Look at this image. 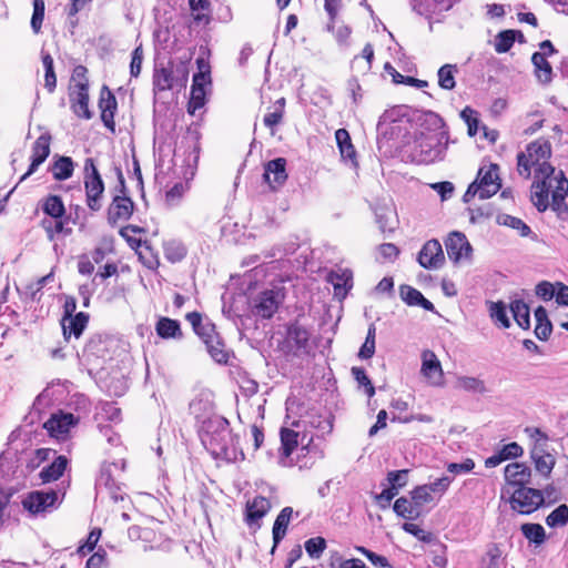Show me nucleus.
<instances>
[{"instance_id": "nucleus-1", "label": "nucleus", "mask_w": 568, "mask_h": 568, "mask_svg": "<svg viewBox=\"0 0 568 568\" xmlns=\"http://www.w3.org/2000/svg\"><path fill=\"white\" fill-rule=\"evenodd\" d=\"M550 158V142L538 139L517 154V171L520 176L529 179L531 169H535L530 196L532 204L539 212H545L550 206L561 217L568 213V179L562 171L555 174V168L549 163Z\"/></svg>"}, {"instance_id": "nucleus-2", "label": "nucleus", "mask_w": 568, "mask_h": 568, "mask_svg": "<svg viewBox=\"0 0 568 568\" xmlns=\"http://www.w3.org/2000/svg\"><path fill=\"white\" fill-rule=\"evenodd\" d=\"M199 435L203 446L214 458L234 459L235 438L232 435L230 423L223 416L213 417L199 426Z\"/></svg>"}, {"instance_id": "nucleus-3", "label": "nucleus", "mask_w": 568, "mask_h": 568, "mask_svg": "<svg viewBox=\"0 0 568 568\" xmlns=\"http://www.w3.org/2000/svg\"><path fill=\"white\" fill-rule=\"evenodd\" d=\"M429 122L434 126L432 132H422L414 142L413 160L417 163H433L444 158L448 145V131L440 116L429 114Z\"/></svg>"}, {"instance_id": "nucleus-4", "label": "nucleus", "mask_w": 568, "mask_h": 568, "mask_svg": "<svg viewBox=\"0 0 568 568\" xmlns=\"http://www.w3.org/2000/svg\"><path fill=\"white\" fill-rule=\"evenodd\" d=\"M501 187L498 165L490 164L485 168H480L477 174V179L468 186L464 194V201L469 202L476 195L479 199H488L496 194Z\"/></svg>"}, {"instance_id": "nucleus-5", "label": "nucleus", "mask_w": 568, "mask_h": 568, "mask_svg": "<svg viewBox=\"0 0 568 568\" xmlns=\"http://www.w3.org/2000/svg\"><path fill=\"white\" fill-rule=\"evenodd\" d=\"M199 72L193 75L187 112L192 115L205 105L206 87L211 84L210 67L203 59H197Z\"/></svg>"}, {"instance_id": "nucleus-6", "label": "nucleus", "mask_w": 568, "mask_h": 568, "mask_svg": "<svg viewBox=\"0 0 568 568\" xmlns=\"http://www.w3.org/2000/svg\"><path fill=\"white\" fill-rule=\"evenodd\" d=\"M311 333L297 322L291 323L286 327L285 338L282 343V351L287 355L300 357L311 351Z\"/></svg>"}, {"instance_id": "nucleus-7", "label": "nucleus", "mask_w": 568, "mask_h": 568, "mask_svg": "<svg viewBox=\"0 0 568 568\" xmlns=\"http://www.w3.org/2000/svg\"><path fill=\"white\" fill-rule=\"evenodd\" d=\"M84 189L89 209L99 211L102 206L101 197L104 192V183L91 158L84 162Z\"/></svg>"}, {"instance_id": "nucleus-8", "label": "nucleus", "mask_w": 568, "mask_h": 568, "mask_svg": "<svg viewBox=\"0 0 568 568\" xmlns=\"http://www.w3.org/2000/svg\"><path fill=\"white\" fill-rule=\"evenodd\" d=\"M187 69L184 64L173 67L155 68L153 74V87L155 91H166L174 87H185L187 82Z\"/></svg>"}, {"instance_id": "nucleus-9", "label": "nucleus", "mask_w": 568, "mask_h": 568, "mask_svg": "<svg viewBox=\"0 0 568 568\" xmlns=\"http://www.w3.org/2000/svg\"><path fill=\"white\" fill-rule=\"evenodd\" d=\"M22 506L33 516L51 513L59 506L58 493L53 489L31 491L23 498Z\"/></svg>"}, {"instance_id": "nucleus-10", "label": "nucleus", "mask_w": 568, "mask_h": 568, "mask_svg": "<svg viewBox=\"0 0 568 568\" xmlns=\"http://www.w3.org/2000/svg\"><path fill=\"white\" fill-rule=\"evenodd\" d=\"M544 501V495L540 490L526 486L517 488L510 498L511 508L520 514H531Z\"/></svg>"}, {"instance_id": "nucleus-11", "label": "nucleus", "mask_w": 568, "mask_h": 568, "mask_svg": "<svg viewBox=\"0 0 568 568\" xmlns=\"http://www.w3.org/2000/svg\"><path fill=\"white\" fill-rule=\"evenodd\" d=\"M445 246L448 258L454 264L470 261L473 247L464 233L452 232L445 240Z\"/></svg>"}, {"instance_id": "nucleus-12", "label": "nucleus", "mask_w": 568, "mask_h": 568, "mask_svg": "<svg viewBox=\"0 0 568 568\" xmlns=\"http://www.w3.org/2000/svg\"><path fill=\"white\" fill-rule=\"evenodd\" d=\"M417 261L424 268H440L445 263V255L439 241L435 239L427 241L419 251Z\"/></svg>"}, {"instance_id": "nucleus-13", "label": "nucleus", "mask_w": 568, "mask_h": 568, "mask_svg": "<svg viewBox=\"0 0 568 568\" xmlns=\"http://www.w3.org/2000/svg\"><path fill=\"white\" fill-rule=\"evenodd\" d=\"M71 109L73 113L85 120H90L93 113L89 109V83L88 80L79 81L70 93Z\"/></svg>"}, {"instance_id": "nucleus-14", "label": "nucleus", "mask_w": 568, "mask_h": 568, "mask_svg": "<svg viewBox=\"0 0 568 568\" xmlns=\"http://www.w3.org/2000/svg\"><path fill=\"white\" fill-rule=\"evenodd\" d=\"M79 423V418L71 413L59 412L53 414L45 423L44 428L48 433L58 438L64 439L70 432Z\"/></svg>"}, {"instance_id": "nucleus-15", "label": "nucleus", "mask_w": 568, "mask_h": 568, "mask_svg": "<svg viewBox=\"0 0 568 568\" xmlns=\"http://www.w3.org/2000/svg\"><path fill=\"white\" fill-rule=\"evenodd\" d=\"M420 373L433 386L444 384L442 364L433 351L426 349L423 352Z\"/></svg>"}, {"instance_id": "nucleus-16", "label": "nucleus", "mask_w": 568, "mask_h": 568, "mask_svg": "<svg viewBox=\"0 0 568 568\" xmlns=\"http://www.w3.org/2000/svg\"><path fill=\"white\" fill-rule=\"evenodd\" d=\"M99 109L101 111V121L109 130L114 132V114L118 109V102L115 95L106 85H103L100 91Z\"/></svg>"}, {"instance_id": "nucleus-17", "label": "nucleus", "mask_w": 568, "mask_h": 568, "mask_svg": "<svg viewBox=\"0 0 568 568\" xmlns=\"http://www.w3.org/2000/svg\"><path fill=\"white\" fill-rule=\"evenodd\" d=\"M51 136L48 133L41 134L32 145L31 163L28 171L21 176L20 181L26 180L33 174L38 168L47 160L50 154Z\"/></svg>"}, {"instance_id": "nucleus-18", "label": "nucleus", "mask_w": 568, "mask_h": 568, "mask_svg": "<svg viewBox=\"0 0 568 568\" xmlns=\"http://www.w3.org/2000/svg\"><path fill=\"white\" fill-rule=\"evenodd\" d=\"M271 509V503L266 497L256 496L248 500L245 506V523L250 527L258 529L261 519L266 516Z\"/></svg>"}, {"instance_id": "nucleus-19", "label": "nucleus", "mask_w": 568, "mask_h": 568, "mask_svg": "<svg viewBox=\"0 0 568 568\" xmlns=\"http://www.w3.org/2000/svg\"><path fill=\"white\" fill-rule=\"evenodd\" d=\"M134 203L133 201L123 195H115L108 209V222L111 225L116 224L118 221L129 220L133 213Z\"/></svg>"}, {"instance_id": "nucleus-20", "label": "nucleus", "mask_w": 568, "mask_h": 568, "mask_svg": "<svg viewBox=\"0 0 568 568\" xmlns=\"http://www.w3.org/2000/svg\"><path fill=\"white\" fill-rule=\"evenodd\" d=\"M263 178L273 190L282 186L287 180L286 160L277 158L268 161L265 164Z\"/></svg>"}, {"instance_id": "nucleus-21", "label": "nucleus", "mask_w": 568, "mask_h": 568, "mask_svg": "<svg viewBox=\"0 0 568 568\" xmlns=\"http://www.w3.org/2000/svg\"><path fill=\"white\" fill-rule=\"evenodd\" d=\"M280 303L278 292L264 291L255 300L254 314L262 318H271L277 311Z\"/></svg>"}, {"instance_id": "nucleus-22", "label": "nucleus", "mask_w": 568, "mask_h": 568, "mask_svg": "<svg viewBox=\"0 0 568 568\" xmlns=\"http://www.w3.org/2000/svg\"><path fill=\"white\" fill-rule=\"evenodd\" d=\"M327 281L333 285L335 295L344 298L353 286V273L347 268L332 271Z\"/></svg>"}, {"instance_id": "nucleus-23", "label": "nucleus", "mask_w": 568, "mask_h": 568, "mask_svg": "<svg viewBox=\"0 0 568 568\" xmlns=\"http://www.w3.org/2000/svg\"><path fill=\"white\" fill-rule=\"evenodd\" d=\"M88 322L89 315L83 312H80L74 316H63L61 320V326L64 338L69 339L71 336L79 338L87 327Z\"/></svg>"}, {"instance_id": "nucleus-24", "label": "nucleus", "mask_w": 568, "mask_h": 568, "mask_svg": "<svg viewBox=\"0 0 568 568\" xmlns=\"http://www.w3.org/2000/svg\"><path fill=\"white\" fill-rule=\"evenodd\" d=\"M190 412L199 423V426L204 425V422L211 420L213 417H220L214 412L213 402L204 397L194 398L190 403Z\"/></svg>"}, {"instance_id": "nucleus-25", "label": "nucleus", "mask_w": 568, "mask_h": 568, "mask_svg": "<svg viewBox=\"0 0 568 568\" xmlns=\"http://www.w3.org/2000/svg\"><path fill=\"white\" fill-rule=\"evenodd\" d=\"M531 458L537 471L549 477L556 464L554 455L546 452L541 444H536L531 450Z\"/></svg>"}, {"instance_id": "nucleus-26", "label": "nucleus", "mask_w": 568, "mask_h": 568, "mask_svg": "<svg viewBox=\"0 0 568 568\" xmlns=\"http://www.w3.org/2000/svg\"><path fill=\"white\" fill-rule=\"evenodd\" d=\"M531 470L525 464L513 463L505 468V478L509 485L523 487L529 483Z\"/></svg>"}, {"instance_id": "nucleus-27", "label": "nucleus", "mask_w": 568, "mask_h": 568, "mask_svg": "<svg viewBox=\"0 0 568 568\" xmlns=\"http://www.w3.org/2000/svg\"><path fill=\"white\" fill-rule=\"evenodd\" d=\"M124 469V463H109L103 464L100 469V474L97 478L95 486L97 489L102 490L106 488H114L115 485L119 484L118 479L114 476L115 471H122Z\"/></svg>"}, {"instance_id": "nucleus-28", "label": "nucleus", "mask_w": 568, "mask_h": 568, "mask_svg": "<svg viewBox=\"0 0 568 568\" xmlns=\"http://www.w3.org/2000/svg\"><path fill=\"white\" fill-rule=\"evenodd\" d=\"M400 298L410 306H420L426 311H435L434 304L424 297V295L416 288L409 285H400L399 287Z\"/></svg>"}, {"instance_id": "nucleus-29", "label": "nucleus", "mask_w": 568, "mask_h": 568, "mask_svg": "<svg viewBox=\"0 0 568 568\" xmlns=\"http://www.w3.org/2000/svg\"><path fill=\"white\" fill-rule=\"evenodd\" d=\"M186 320L191 323L194 332L199 335L204 344H207V341L212 339L213 336L219 335L215 332L214 324L210 322H203L201 314L197 312L189 313L186 315Z\"/></svg>"}, {"instance_id": "nucleus-30", "label": "nucleus", "mask_w": 568, "mask_h": 568, "mask_svg": "<svg viewBox=\"0 0 568 568\" xmlns=\"http://www.w3.org/2000/svg\"><path fill=\"white\" fill-rule=\"evenodd\" d=\"M335 139L341 152V156L344 160L349 161L353 165H356V151L352 143L348 131L346 129H338L335 132Z\"/></svg>"}, {"instance_id": "nucleus-31", "label": "nucleus", "mask_w": 568, "mask_h": 568, "mask_svg": "<svg viewBox=\"0 0 568 568\" xmlns=\"http://www.w3.org/2000/svg\"><path fill=\"white\" fill-rule=\"evenodd\" d=\"M531 62L534 64L537 79L544 84L549 83L552 79V68L547 61V53L535 52L531 57Z\"/></svg>"}, {"instance_id": "nucleus-32", "label": "nucleus", "mask_w": 568, "mask_h": 568, "mask_svg": "<svg viewBox=\"0 0 568 568\" xmlns=\"http://www.w3.org/2000/svg\"><path fill=\"white\" fill-rule=\"evenodd\" d=\"M293 514V509L291 507H284L280 514L277 515L274 525H273V549L281 542V540L285 537L286 530Z\"/></svg>"}, {"instance_id": "nucleus-33", "label": "nucleus", "mask_w": 568, "mask_h": 568, "mask_svg": "<svg viewBox=\"0 0 568 568\" xmlns=\"http://www.w3.org/2000/svg\"><path fill=\"white\" fill-rule=\"evenodd\" d=\"M535 335L540 341H547L552 332V324L548 318L547 310L544 306H538L535 310Z\"/></svg>"}, {"instance_id": "nucleus-34", "label": "nucleus", "mask_w": 568, "mask_h": 568, "mask_svg": "<svg viewBox=\"0 0 568 568\" xmlns=\"http://www.w3.org/2000/svg\"><path fill=\"white\" fill-rule=\"evenodd\" d=\"M68 465L65 456H58L50 465L42 468L40 471V478L42 483H50L59 479Z\"/></svg>"}, {"instance_id": "nucleus-35", "label": "nucleus", "mask_w": 568, "mask_h": 568, "mask_svg": "<svg viewBox=\"0 0 568 568\" xmlns=\"http://www.w3.org/2000/svg\"><path fill=\"white\" fill-rule=\"evenodd\" d=\"M298 436H300L298 432L293 430V429L283 428L281 430V444H282V455L283 456H285V457L291 456L293 450L300 444L303 446V448L310 444L311 439L304 445L305 436H303L301 440H298Z\"/></svg>"}, {"instance_id": "nucleus-36", "label": "nucleus", "mask_w": 568, "mask_h": 568, "mask_svg": "<svg viewBox=\"0 0 568 568\" xmlns=\"http://www.w3.org/2000/svg\"><path fill=\"white\" fill-rule=\"evenodd\" d=\"M51 172L57 181H64L72 176L74 163L69 156H59L51 166Z\"/></svg>"}, {"instance_id": "nucleus-37", "label": "nucleus", "mask_w": 568, "mask_h": 568, "mask_svg": "<svg viewBox=\"0 0 568 568\" xmlns=\"http://www.w3.org/2000/svg\"><path fill=\"white\" fill-rule=\"evenodd\" d=\"M155 331L162 338H179L182 336L180 323L169 317H162L158 321Z\"/></svg>"}, {"instance_id": "nucleus-38", "label": "nucleus", "mask_w": 568, "mask_h": 568, "mask_svg": "<svg viewBox=\"0 0 568 568\" xmlns=\"http://www.w3.org/2000/svg\"><path fill=\"white\" fill-rule=\"evenodd\" d=\"M42 211L54 220H61L65 215V207L59 195H49L43 200Z\"/></svg>"}, {"instance_id": "nucleus-39", "label": "nucleus", "mask_w": 568, "mask_h": 568, "mask_svg": "<svg viewBox=\"0 0 568 568\" xmlns=\"http://www.w3.org/2000/svg\"><path fill=\"white\" fill-rule=\"evenodd\" d=\"M510 311L514 320L524 329L530 327V311L529 306L521 300H515L510 304Z\"/></svg>"}, {"instance_id": "nucleus-40", "label": "nucleus", "mask_w": 568, "mask_h": 568, "mask_svg": "<svg viewBox=\"0 0 568 568\" xmlns=\"http://www.w3.org/2000/svg\"><path fill=\"white\" fill-rule=\"evenodd\" d=\"M207 353L211 357L220 364H225L229 361V352L225 348L223 341L220 335L213 336L212 339L205 344Z\"/></svg>"}, {"instance_id": "nucleus-41", "label": "nucleus", "mask_w": 568, "mask_h": 568, "mask_svg": "<svg viewBox=\"0 0 568 568\" xmlns=\"http://www.w3.org/2000/svg\"><path fill=\"white\" fill-rule=\"evenodd\" d=\"M519 34L523 38V33L520 31L515 30H504L500 31L494 39V48L497 53H506L508 52L514 42L516 40V34Z\"/></svg>"}, {"instance_id": "nucleus-42", "label": "nucleus", "mask_w": 568, "mask_h": 568, "mask_svg": "<svg viewBox=\"0 0 568 568\" xmlns=\"http://www.w3.org/2000/svg\"><path fill=\"white\" fill-rule=\"evenodd\" d=\"M393 509L399 517L405 519H415L420 515V510L417 509V506L413 499L408 500L405 497L396 499Z\"/></svg>"}, {"instance_id": "nucleus-43", "label": "nucleus", "mask_w": 568, "mask_h": 568, "mask_svg": "<svg viewBox=\"0 0 568 568\" xmlns=\"http://www.w3.org/2000/svg\"><path fill=\"white\" fill-rule=\"evenodd\" d=\"M458 72L456 64H444L437 72L438 85L444 90H453L456 85L455 75Z\"/></svg>"}, {"instance_id": "nucleus-44", "label": "nucleus", "mask_w": 568, "mask_h": 568, "mask_svg": "<svg viewBox=\"0 0 568 568\" xmlns=\"http://www.w3.org/2000/svg\"><path fill=\"white\" fill-rule=\"evenodd\" d=\"M42 64L44 68V87L51 93L57 87V77L53 67V58L48 52H41Z\"/></svg>"}, {"instance_id": "nucleus-45", "label": "nucleus", "mask_w": 568, "mask_h": 568, "mask_svg": "<svg viewBox=\"0 0 568 568\" xmlns=\"http://www.w3.org/2000/svg\"><path fill=\"white\" fill-rule=\"evenodd\" d=\"M164 256L172 263L182 261L186 255V248L184 244L176 240H170L164 242Z\"/></svg>"}, {"instance_id": "nucleus-46", "label": "nucleus", "mask_w": 568, "mask_h": 568, "mask_svg": "<svg viewBox=\"0 0 568 568\" xmlns=\"http://www.w3.org/2000/svg\"><path fill=\"white\" fill-rule=\"evenodd\" d=\"M520 530L525 538L536 545H541L546 540V531L540 524H523Z\"/></svg>"}, {"instance_id": "nucleus-47", "label": "nucleus", "mask_w": 568, "mask_h": 568, "mask_svg": "<svg viewBox=\"0 0 568 568\" xmlns=\"http://www.w3.org/2000/svg\"><path fill=\"white\" fill-rule=\"evenodd\" d=\"M457 385L462 389L470 393L485 394L488 392L483 379L473 376H460L457 378Z\"/></svg>"}, {"instance_id": "nucleus-48", "label": "nucleus", "mask_w": 568, "mask_h": 568, "mask_svg": "<svg viewBox=\"0 0 568 568\" xmlns=\"http://www.w3.org/2000/svg\"><path fill=\"white\" fill-rule=\"evenodd\" d=\"M497 222L500 225L517 230L521 236H528L531 232L530 227L523 220L508 214L498 215Z\"/></svg>"}, {"instance_id": "nucleus-49", "label": "nucleus", "mask_w": 568, "mask_h": 568, "mask_svg": "<svg viewBox=\"0 0 568 568\" xmlns=\"http://www.w3.org/2000/svg\"><path fill=\"white\" fill-rule=\"evenodd\" d=\"M568 523V506L562 504L554 509L547 517L546 524L550 528L564 527Z\"/></svg>"}, {"instance_id": "nucleus-50", "label": "nucleus", "mask_w": 568, "mask_h": 568, "mask_svg": "<svg viewBox=\"0 0 568 568\" xmlns=\"http://www.w3.org/2000/svg\"><path fill=\"white\" fill-rule=\"evenodd\" d=\"M376 222L379 226V230L383 233H392L396 227V220L394 217V212L389 209H384L376 212Z\"/></svg>"}, {"instance_id": "nucleus-51", "label": "nucleus", "mask_w": 568, "mask_h": 568, "mask_svg": "<svg viewBox=\"0 0 568 568\" xmlns=\"http://www.w3.org/2000/svg\"><path fill=\"white\" fill-rule=\"evenodd\" d=\"M65 223H67V219L54 220V221L43 220L42 226L47 232L48 239L50 241H52L57 234H61V233L70 234L71 229H67Z\"/></svg>"}, {"instance_id": "nucleus-52", "label": "nucleus", "mask_w": 568, "mask_h": 568, "mask_svg": "<svg viewBox=\"0 0 568 568\" xmlns=\"http://www.w3.org/2000/svg\"><path fill=\"white\" fill-rule=\"evenodd\" d=\"M33 13L31 17V29L38 34L41 31L44 19L45 3L44 0H33Z\"/></svg>"}, {"instance_id": "nucleus-53", "label": "nucleus", "mask_w": 568, "mask_h": 568, "mask_svg": "<svg viewBox=\"0 0 568 568\" xmlns=\"http://www.w3.org/2000/svg\"><path fill=\"white\" fill-rule=\"evenodd\" d=\"M489 311H490L491 318L497 324H499L501 327L508 328L510 326V322L507 316L506 306L503 302L491 303Z\"/></svg>"}, {"instance_id": "nucleus-54", "label": "nucleus", "mask_w": 568, "mask_h": 568, "mask_svg": "<svg viewBox=\"0 0 568 568\" xmlns=\"http://www.w3.org/2000/svg\"><path fill=\"white\" fill-rule=\"evenodd\" d=\"M410 496L415 505L417 506V509L422 510V507L425 504H429L434 500V496L430 494L426 485H420L415 487L410 491Z\"/></svg>"}, {"instance_id": "nucleus-55", "label": "nucleus", "mask_w": 568, "mask_h": 568, "mask_svg": "<svg viewBox=\"0 0 568 568\" xmlns=\"http://www.w3.org/2000/svg\"><path fill=\"white\" fill-rule=\"evenodd\" d=\"M460 116L467 124L468 134L470 136H475L478 132V124H479V120L477 118V112L475 110H473L471 108L466 106L460 112Z\"/></svg>"}, {"instance_id": "nucleus-56", "label": "nucleus", "mask_w": 568, "mask_h": 568, "mask_svg": "<svg viewBox=\"0 0 568 568\" xmlns=\"http://www.w3.org/2000/svg\"><path fill=\"white\" fill-rule=\"evenodd\" d=\"M352 375L355 378V381L358 383V385L365 387V392L368 397L374 396L375 394V387L373 386L371 379L368 378L366 372L362 367H353L352 368Z\"/></svg>"}, {"instance_id": "nucleus-57", "label": "nucleus", "mask_w": 568, "mask_h": 568, "mask_svg": "<svg viewBox=\"0 0 568 568\" xmlns=\"http://www.w3.org/2000/svg\"><path fill=\"white\" fill-rule=\"evenodd\" d=\"M325 548L326 541L323 537H314L305 541V550L312 558H320Z\"/></svg>"}, {"instance_id": "nucleus-58", "label": "nucleus", "mask_w": 568, "mask_h": 568, "mask_svg": "<svg viewBox=\"0 0 568 568\" xmlns=\"http://www.w3.org/2000/svg\"><path fill=\"white\" fill-rule=\"evenodd\" d=\"M453 481V477L443 476L436 479L434 483L425 484L430 494L437 495L439 498L448 490L450 484Z\"/></svg>"}, {"instance_id": "nucleus-59", "label": "nucleus", "mask_w": 568, "mask_h": 568, "mask_svg": "<svg viewBox=\"0 0 568 568\" xmlns=\"http://www.w3.org/2000/svg\"><path fill=\"white\" fill-rule=\"evenodd\" d=\"M407 475L408 470H394L387 474V480L390 485V488H395L398 491L399 488L404 487L407 484Z\"/></svg>"}, {"instance_id": "nucleus-60", "label": "nucleus", "mask_w": 568, "mask_h": 568, "mask_svg": "<svg viewBox=\"0 0 568 568\" xmlns=\"http://www.w3.org/2000/svg\"><path fill=\"white\" fill-rule=\"evenodd\" d=\"M143 62V49L142 45L136 47L132 52L130 63V74L133 78H138L141 73Z\"/></svg>"}, {"instance_id": "nucleus-61", "label": "nucleus", "mask_w": 568, "mask_h": 568, "mask_svg": "<svg viewBox=\"0 0 568 568\" xmlns=\"http://www.w3.org/2000/svg\"><path fill=\"white\" fill-rule=\"evenodd\" d=\"M501 551L498 546L493 545L488 548L484 558V568H499Z\"/></svg>"}, {"instance_id": "nucleus-62", "label": "nucleus", "mask_w": 568, "mask_h": 568, "mask_svg": "<svg viewBox=\"0 0 568 568\" xmlns=\"http://www.w3.org/2000/svg\"><path fill=\"white\" fill-rule=\"evenodd\" d=\"M402 528L404 531L415 536L420 541L429 542L432 540V535L415 524L404 523Z\"/></svg>"}, {"instance_id": "nucleus-63", "label": "nucleus", "mask_w": 568, "mask_h": 568, "mask_svg": "<svg viewBox=\"0 0 568 568\" xmlns=\"http://www.w3.org/2000/svg\"><path fill=\"white\" fill-rule=\"evenodd\" d=\"M475 467L473 459L467 458L463 463H450L447 465V470L453 475H460L470 473Z\"/></svg>"}, {"instance_id": "nucleus-64", "label": "nucleus", "mask_w": 568, "mask_h": 568, "mask_svg": "<svg viewBox=\"0 0 568 568\" xmlns=\"http://www.w3.org/2000/svg\"><path fill=\"white\" fill-rule=\"evenodd\" d=\"M555 294V286L550 282L542 281L536 285V295L544 301H550Z\"/></svg>"}]
</instances>
